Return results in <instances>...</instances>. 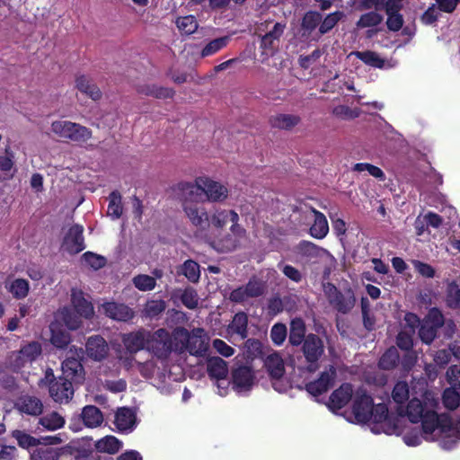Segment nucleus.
Instances as JSON below:
<instances>
[{
    "label": "nucleus",
    "mask_w": 460,
    "mask_h": 460,
    "mask_svg": "<svg viewBox=\"0 0 460 460\" xmlns=\"http://www.w3.org/2000/svg\"><path fill=\"white\" fill-rule=\"evenodd\" d=\"M185 197L199 198L205 194L210 202H222L228 197V189L222 183L208 177H198L195 183L181 181L175 185Z\"/></svg>",
    "instance_id": "nucleus-1"
},
{
    "label": "nucleus",
    "mask_w": 460,
    "mask_h": 460,
    "mask_svg": "<svg viewBox=\"0 0 460 460\" xmlns=\"http://www.w3.org/2000/svg\"><path fill=\"white\" fill-rule=\"evenodd\" d=\"M173 191L178 199L182 201V209L192 226L200 230H205L209 226V217L206 208L198 202V198L185 197L183 193L175 190Z\"/></svg>",
    "instance_id": "nucleus-2"
},
{
    "label": "nucleus",
    "mask_w": 460,
    "mask_h": 460,
    "mask_svg": "<svg viewBox=\"0 0 460 460\" xmlns=\"http://www.w3.org/2000/svg\"><path fill=\"white\" fill-rule=\"evenodd\" d=\"M300 346L307 363L306 370L310 373L315 372L319 368V360L324 353L323 340L317 334L309 333Z\"/></svg>",
    "instance_id": "nucleus-3"
},
{
    "label": "nucleus",
    "mask_w": 460,
    "mask_h": 460,
    "mask_svg": "<svg viewBox=\"0 0 460 460\" xmlns=\"http://www.w3.org/2000/svg\"><path fill=\"white\" fill-rule=\"evenodd\" d=\"M444 323L445 319L441 311L437 307L431 308L420 324L418 335L420 341L425 344H431Z\"/></svg>",
    "instance_id": "nucleus-4"
},
{
    "label": "nucleus",
    "mask_w": 460,
    "mask_h": 460,
    "mask_svg": "<svg viewBox=\"0 0 460 460\" xmlns=\"http://www.w3.org/2000/svg\"><path fill=\"white\" fill-rule=\"evenodd\" d=\"M325 292L329 303L343 314L349 313L356 304L354 291L349 287L341 291L335 285L328 283Z\"/></svg>",
    "instance_id": "nucleus-5"
},
{
    "label": "nucleus",
    "mask_w": 460,
    "mask_h": 460,
    "mask_svg": "<svg viewBox=\"0 0 460 460\" xmlns=\"http://www.w3.org/2000/svg\"><path fill=\"white\" fill-rule=\"evenodd\" d=\"M267 288L266 282L261 279L252 276L245 285L233 289L229 294V300L234 303L242 304L249 298L261 296Z\"/></svg>",
    "instance_id": "nucleus-6"
},
{
    "label": "nucleus",
    "mask_w": 460,
    "mask_h": 460,
    "mask_svg": "<svg viewBox=\"0 0 460 460\" xmlns=\"http://www.w3.org/2000/svg\"><path fill=\"white\" fill-rule=\"evenodd\" d=\"M84 349H75L71 356L62 362V376L60 377L70 381L72 384H81L84 380V368L82 364Z\"/></svg>",
    "instance_id": "nucleus-7"
},
{
    "label": "nucleus",
    "mask_w": 460,
    "mask_h": 460,
    "mask_svg": "<svg viewBox=\"0 0 460 460\" xmlns=\"http://www.w3.org/2000/svg\"><path fill=\"white\" fill-rule=\"evenodd\" d=\"M373 398L364 387L355 391L352 401V413L358 423L366 424L371 420Z\"/></svg>",
    "instance_id": "nucleus-8"
},
{
    "label": "nucleus",
    "mask_w": 460,
    "mask_h": 460,
    "mask_svg": "<svg viewBox=\"0 0 460 460\" xmlns=\"http://www.w3.org/2000/svg\"><path fill=\"white\" fill-rule=\"evenodd\" d=\"M430 405L432 408L428 409L420 420L425 439H428L427 437L431 436L438 428H440L442 432L450 431L452 428V420L447 417L440 419L435 411L437 402L432 400Z\"/></svg>",
    "instance_id": "nucleus-9"
},
{
    "label": "nucleus",
    "mask_w": 460,
    "mask_h": 460,
    "mask_svg": "<svg viewBox=\"0 0 460 460\" xmlns=\"http://www.w3.org/2000/svg\"><path fill=\"white\" fill-rule=\"evenodd\" d=\"M172 339L170 332L164 329L160 328L154 332V335L148 339V349L161 359L167 358L173 351Z\"/></svg>",
    "instance_id": "nucleus-10"
},
{
    "label": "nucleus",
    "mask_w": 460,
    "mask_h": 460,
    "mask_svg": "<svg viewBox=\"0 0 460 460\" xmlns=\"http://www.w3.org/2000/svg\"><path fill=\"white\" fill-rule=\"evenodd\" d=\"M62 246L69 254H77L85 249L84 227L75 224L69 227L64 236Z\"/></svg>",
    "instance_id": "nucleus-11"
},
{
    "label": "nucleus",
    "mask_w": 460,
    "mask_h": 460,
    "mask_svg": "<svg viewBox=\"0 0 460 460\" xmlns=\"http://www.w3.org/2000/svg\"><path fill=\"white\" fill-rule=\"evenodd\" d=\"M353 386L350 383H343L330 395L328 408L336 412L344 408L354 397Z\"/></svg>",
    "instance_id": "nucleus-12"
},
{
    "label": "nucleus",
    "mask_w": 460,
    "mask_h": 460,
    "mask_svg": "<svg viewBox=\"0 0 460 460\" xmlns=\"http://www.w3.org/2000/svg\"><path fill=\"white\" fill-rule=\"evenodd\" d=\"M336 376V369L330 366L329 370L323 371L320 376L305 385V390L314 396H318L328 391Z\"/></svg>",
    "instance_id": "nucleus-13"
},
{
    "label": "nucleus",
    "mask_w": 460,
    "mask_h": 460,
    "mask_svg": "<svg viewBox=\"0 0 460 460\" xmlns=\"http://www.w3.org/2000/svg\"><path fill=\"white\" fill-rule=\"evenodd\" d=\"M49 392L56 402L67 403L74 396L73 384L59 376L49 385Z\"/></svg>",
    "instance_id": "nucleus-14"
},
{
    "label": "nucleus",
    "mask_w": 460,
    "mask_h": 460,
    "mask_svg": "<svg viewBox=\"0 0 460 460\" xmlns=\"http://www.w3.org/2000/svg\"><path fill=\"white\" fill-rule=\"evenodd\" d=\"M426 411H428L427 402H423L418 398L410 400L406 407L404 405L396 406L397 415L400 417L407 416L411 423L420 422Z\"/></svg>",
    "instance_id": "nucleus-15"
},
{
    "label": "nucleus",
    "mask_w": 460,
    "mask_h": 460,
    "mask_svg": "<svg viewBox=\"0 0 460 460\" xmlns=\"http://www.w3.org/2000/svg\"><path fill=\"white\" fill-rule=\"evenodd\" d=\"M103 314L115 321L128 322L133 319L134 311L125 304L117 302H105L102 305Z\"/></svg>",
    "instance_id": "nucleus-16"
},
{
    "label": "nucleus",
    "mask_w": 460,
    "mask_h": 460,
    "mask_svg": "<svg viewBox=\"0 0 460 460\" xmlns=\"http://www.w3.org/2000/svg\"><path fill=\"white\" fill-rule=\"evenodd\" d=\"M85 350L88 357L95 361L104 359L109 352L106 341L101 335H93L87 339Z\"/></svg>",
    "instance_id": "nucleus-17"
},
{
    "label": "nucleus",
    "mask_w": 460,
    "mask_h": 460,
    "mask_svg": "<svg viewBox=\"0 0 460 460\" xmlns=\"http://www.w3.org/2000/svg\"><path fill=\"white\" fill-rule=\"evenodd\" d=\"M285 24L276 22L273 28L261 39V48L266 55L273 54L279 48V39L283 35Z\"/></svg>",
    "instance_id": "nucleus-18"
},
{
    "label": "nucleus",
    "mask_w": 460,
    "mask_h": 460,
    "mask_svg": "<svg viewBox=\"0 0 460 460\" xmlns=\"http://www.w3.org/2000/svg\"><path fill=\"white\" fill-rule=\"evenodd\" d=\"M203 333L204 330L201 328L194 329L190 332L187 351L190 355L202 357L208 350V339Z\"/></svg>",
    "instance_id": "nucleus-19"
},
{
    "label": "nucleus",
    "mask_w": 460,
    "mask_h": 460,
    "mask_svg": "<svg viewBox=\"0 0 460 460\" xmlns=\"http://www.w3.org/2000/svg\"><path fill=\"white\" fill-rule=\"evenodd\" d=\"M14 406L20 412L31 416H38L43 411L42 402L28 394L18 397Z\"/></svg>",
    "instance_id": "nucleus-20"
},
{
    "label": "nucleus",
    "mask_w": 460,
    "mask_h": 460,
    "mask_svg": "<svg viewBox=\"0 0 460 460\" xmlns=\"http://www.w3.org/2000/svg\"><path fill=\"white\" fill-rule=\"evenodd\" d=\"M307 339L306 325L303 318L295 317L290 320L288 343L292 347H299Z\"/></svg>",
    "instance_id": "nucleus-21"
},
{
    "label": "nucleus",
    "mask_w": 460,
    "mask_h": 460,
    "mask_svg": "<svg viewBox=\"0 0 460 460\" xmlns=\"http://www.w3.org/2000/svg\"><path fill=\"white\" fill-rule=\"evenodd\" d=\"M233 385L240 390L250 389L254 381V373L251 367L240 366L232 371Z\"/></svg>",
    "instance_id": "nucleus-22"
},
{
    "label": "nucleus",
    "mask_w": 460,
    "mask_h": 460,
    "mask_svg": "<svg viewBox=\"0 0 460 460\" xmlns=\"http://www.w3.org/2000/svg\"><path fill=\"white\" fill-rule=\"evenodd\" d=\"M122 342L130 354H135L143 349L148 342L146 332L143 330L132 332L123 335Z\"/></svg>",
    "instance_id": "nucleus-23"
},
{
    "label": "nucleus",
    "mask_w": 460,
    "mask_h": 460,
    "mask_svg": "<svg viewBox=\"0 0 460 460\" xmlns=\"http://www.w3.org/2000/svg\"><path fill=\"white\" fill-rule=\"evenodd\" d=\"M403 5H394L386 4L383 8L387 15L386 26L390 31H399L404 23L403 15L401 13Z\"/></svg>",
    "instance_id": "nucleus-24"
},
{
    "label": "nucleus",
    "mask_w": 460,
    "mask_h": 460,
    "mask_svg": "<svg viewBox=\"0 0 460 460\" xmlns=\"http://www.w3.org/2000/svg\"><path fill=\"white\" fill-rule=\"evenodd\" d=\"M311 212L314 214V220L309 229V234L315 239H323L329 233V224L323 213L317 210L314 207H310Z\"/></svg>",
    "instance_id": "nucleus-25"
},
{
    "label": "nucleus",
    "mask_w": 460,
    "mask_h": 460,
    "mask_svg": "<svg viewBox=\"0 0 460 460\" xmlns=\"http://www.w3.org/2000/svg\"><path fill=\"white\" fill-rule=\"evenodd\" d=\"M73 309L85 319H90L94 314L93 306L91 302L86 300L82 291L73 290L71 295Z\"/></svg>",
    "instance_id": "nucleus-26"
},
{
    "label": "nucleus",
    "mask_w": 460,
    "mask_h": 460,
    "mask_svg": "<svg viewBox=\"0 0 460 460\" xmlns=\"http://www.w3.org/2000/svg\"><path fill=\"white\" fill-rule=\"evenodd\" d=\"M75 87L78 91L91 98L93 101H99L102 96L100 88L84 75L76 76Z\"/></svg>",
    "instance_id": "nucleus-27"
},
{
    "label": "nucleus",
    "mask_w": 460,
    "mask_h": 460,
    "mask_svg": "<svg viewBox=\"0 0 460 460\" xmlns=\"http://www.w3.org/2000/svg\"><path fill=\"white\" fill-rule=\"evenodd\" d=\"M301 121V118L298 115L294 114H276L272 115L269 119V123L271 128L281 129V130H291Z\"/></svg>",
    "instance_id": "nucleus-28"
},
{
    "label": "nucleus",
    "mask_w": 460,
    "mask_h": 460,
    "mask_svg": "<svg viewBox=\"0 0 460 460\" xmlns=\"http://www.w3.org/2000/svg\"><path fill=\"white\" fill-rule=\"evenodd\" d=\"M264 366L271 379L279 380L285 374L283 358L277 352L267 356L264 361Z\"/></svg>",
    "instance_id": "nucleus-29"
},
{
    "label": "nucleus",
    "mask_w": 460,
    "mask_h": 460,
    "mask_svg": "<svg viewBox=\"0 0 460 460\" xmlns=\"http://www.w3.org/2000/svg\"><path fill=\"white\" fill-rule=\"evenodd\" d=\"M207 371L211 379L222 380L228 375V366L223 358L211 357L207 361Z\"/></svg>",
    "instance_id": "nucleus-30"
},
{
    "label": "nucleus",
    "mask_w": 460,
    "mask_h": 460,
    "mask_svg": "<svg viewBox=\"0 0 460 460\" xmlns=\"http://www.w3.org/2000/svg\"><path fill=\"white\" fill-rule=\"evenodd\" d=\"M296 251L297 254L309 261L320 258L323 254H330L326 249L306 240L299 242L296 247Z\"/></svg>",
    "instance_id": "nucleus-31"
},
{
    "label": "nucleus",
    "mask_w": 460,
    "mask_h": 460,
    "mask_svg": "<svg viewBox=\"0 0 460 460\" xmlns=\"http://www.w3.org/2000/svg\"><path fill=\"white\" fill-rule=\"evenodd\" d=\"M136 422V413L128 407L119 408L115 414V424L119 430L131 429Z\"/></svg>",
    "instance_id": "nucleus-32"
},
{
    "label": "nucleus",
    "mask_w": 460,
    "mask_h": 460,
    "mask_svg": "<svg viewBox=\"0 0 460 460\" xmlns=\"http://www.w3.org/2000/svg\"><path fill=\"white\" fill-rule=\"evenodd\" d=\"M213 247L220 252H229L234 251L239 245V239L226 233L221 236L216 237L212 242Z\"/></svg>",
    "instance_id": "nucleus-33"
},
{
    "label": "nucleus",
    "mask_w": 460,
    "mask_h": 460,
    "mask_svg": "<svg viewBox=\"0 0 460 460\" xmlns=\"http://www.w3.org/2000/svg\"><path fill=\"white\" fill-rule=\"evenodd\" d=\"M82 420L85 426L93 428L102 424L103 415L98 407L94 405H86L82 411Z\"/></svg>",
    "instance_id": "nucleus-34"
},
{
    "label": "nucleus",
    "mask_w": 460,
    "mask_h": 460,
    "mask_svg": "<svg viewBox=\"0 0 460 460\" xmlns=\"http://www.w3.org/2000/svg\"><path fill=\"white\" fill-rule=\"evenodd\" d=\"M400 355L394 346L388 348L378 360V367L382 370H393L399 363Z\"/></svg>",
    "instance_id": "nucleus-35"
},
{
    "label": "nucleus",
    "mask_w": 460,
    "mask_h": 460,
    "mask_svg": "<svg viewBox=\"0 0 460 460\" xmlns=\"http://www.w3.org/2000/svg\"><path fill=\"white\" fill-rule=\"evenodd\" d=\"M122 447V442L114 436H106L95 443V448L98 452L116 454Z\"/></svg>",
    "instance_id": "nucleus-36"
},
{
    "label": "nucleus",
    "mask_w": 460,
    "mask_h": 460,
    "mask_svg": "<svg viewBox=\"0 0 460 460\" xmlns=\"http://www.w3.org/2000/svg\"><path fill=\"white\" fill-rule=\"evenodd\" d=\"M237 218V213L233 209H218L212 215L210 222L217 229H223L231 219Z\"/></svg>",
    "instance_id": "nucleus-37"
},
{
    "label": "nucleus",
    "mask_w": 460,
    "mask_h": 460,
    "mask_svg": "<svg viewBox=\"0 0 460 460\" xmlns=\"http://www.w3.org/2000/svg\"><path fill=\"white\" fill-rule=\"evenodd\" d=\"M172 339L173 351L182 352L187 350L190 332L184 327L176 328L171 334Z\"/></svg>",
    "instance_id": "nucleus-38"
},
{
    "label": "nucleus",
    "mask_w": 460,
    "mask_h": 460,
    "mask_svg": "<svg viewBox=\"0 0 460 460\" xmlns=\"http://www.w3.org/2000/svg\"><path fill=\"white\" fill-rule=\"evenodd\" d=\"M391 396L397 406H403L410 397L408 383L406 381H397L392 390Z\"/></svg>",
    "instance_id": "nucleus-39"
},
{
    "label": "nucleus",
    "mask_w": 460,
    "mask_h": 460,
    "mask_svg": "<svg viewBox=\"0 0 460 460\" xmlns=\"http://www.w3.org/2000/svg\"><path fill=\"white\" fill-rule=\"evenodd\" d=\"M121 194L118 190H113L109 195L108 215L112 219H119L123 213Z\"/></svg>",
    "instance_id": "nucleus-40"
},
{
    "label": "nucleus",
    "mask_w": 460,
    "mask_h": 460,
    "mask_svg": "<svg viewBox=\"0 0 460 460\" xmlns=\"http://www.w3.org/2000/svg\"><path fill=\"white\" fill-rule=\"evenodd\" d=\"M39 424L47 430H56L65 425V420L57 411H52L40 418Z\"/></svg>",
    "instance_id": "nucleus-41"
},
{
    "label": "nucleus",
    "mask_w": 460,
    "mask_h": 460,
    "mask_svg": "<svg viewBox=\"0 0 460 460\" xmlns=\"http://www.w3.org/2000/svg\"><path fill=\"white\" fill-rule=\"evenodd\" d=\"M179 273L183 274L189 281L197 283L200 278L199 265L193 260H187L181 266Z\"/></svg>",
    "instance_id": "nucleus-42"
},
{
    "label": "nucleus",
    "mask_w": 460,
    "mask_h": 460,
    "mask_svg": "<svg viewBox=\"0 0 460 460\" xmlns=\"http://www.w3.org/2000/svg\"><path fill=\"white\" fill-rule=\"evenodd\" d=\"M8 290L15 299H23L29 294L30 283L25 279H15L10 284Z\"/></svg>",
    "instance_id": "nucleus-43"
},
{
    "label": "nucleus",
    "mask_w": 460,
    "mask_h": 460,
    "mask_svg": "<svg viewBox=\"0 0 460 460\" xmlns=\"http://www.w3.org/2000/svg\"><path fill=\"white\" fill-rule=\"evenodd\" d=\"M248 316L244 312H238L234 314L232 323L231 329L233 332L242 338H246L248 334Z\"/></svg>",
    "instance_id": "nucleus-44"
},
{
    "label": "nucleus",
    "mask_w": 460,
    "mask_h": 460,
    "mask_svg": "<svg viewBox=\"0 0 460 460\" xmlns=\"http://www.w3.org/2000/svg\"><path fill=\"white\" fill-rule=\"evenodd\" d=\"M12 437L17 440L19 447L29 449L40 445V439L36 438L23 430L15 429L12 432Z\"/></svg>",
    "instance_id": "nucleus-45"
},
{
    "label": "nucleus",
    "mask_w": 460,
    "mask_h": 460,
    "mask_svg": "<svg viewBox=\"0 0 460 460\" xmlns=\"http://www.w3.org/2000/svg\"><path fill=\"white\" fill-rule=\"evenodd\" d=\"M355 54L358 59L367 66L376 68H383L385 66V60L374 51H357Z\"/></svg>",
    "instance_id": "nucleus-46"
},
{
    "label": "nucleus",
    "mask_w": 460,
    "mask_h": 460,
    "mask_svg": "<svg viewBox=\"0 0 460 460\" xmlns=\"http://www.w3.org/2000/svg\"><path fill=\"white\" fill-rule=\"evenodd\" d=\"M176 26L181 34L190 35L198 29V22L193 15L179 17L176 20Z\"/></svg>",
    "instance_id": "nucleus-47"
},
{
    "label": "nucleus",
    "mask_w": 460,
    "mask_h": 460,
    "mask_svg": "<svg viewBox=\"0 0 460 460\" xmlns=\"http://www.w3.org/2000/svg\"><path fill=\"white\" fill-rule=\"evenodd\" d=\"M41 352V344L36 341H31L20 348V354H22L30 363L35 361Z\"/></svg>",
    "instance_id": "nucleus-48"
},
{
    "label": "nucleus",
    "mask_w": 460,
    "mask_h": 460,
    "mask_svg": "<svg viewBox=\"0 0 460 460\" xmlns=\"http://www.w3.org/2000/svg\"><path fill=\"white\" fill-rule=\"evenodd\" d=\"M322 14L316 11H309L305 13L302 20V29L308 33L314 31L317 26H320L322 22Z\"/></svg>",
    "instance_id": "nucleus-49"
},
{
    "label": "nucleus",
    "mask_w": 460,
    "mask_h": 460,
    "mask_svg": "<svg viewBox=\"0 0 460 460\" xmlns=\"http://www.w3.org/2000/svg\"><path fill=\"white\" fill-rule=\"evenodd\" d=\"M62 320L69 330H77L82 324V317L74 309L64 308L61 312Z\"/></svg>",
    "instance_id": "nucleus-50"
},
{
    "label": "nucleus",
    "mask_w": 460,
    "mask_h": 460,
    "mask_svg": "<svg viewBox=\"0 0 460 460\" xmlns=\"http://www.w3.org/2000/svg\"><path fill=\"white\" fill-rule=\"evenodd\" d=\"M50 342L58 349H66L71 342V337L65 330L51 329Z\"/></svg>",
    "instance_id": "nucleus-51"
},
{
    "label": "nucleus",
    "mask_w": 460,
    "mask_h": 460,
    "mask_svg": "<svg viewBox=\"0 0 460 460\" xmlns=\"http://www.w3.org/2000/svg\"><path fill=\"white\" fill-rule=\"evenodd\" d=\"M456 388V387L454 386L446 388L442 394L443 404L450 411H454L458 408L460 403V395Z\"/></svg>",
    "instance_id": "nucleus-52"
},
{
    "label": "nucleus",
    "mask_w": 460,
    "mask_h": 460,
    "mask_svg": "<svg viewBox=\"0 0 460 460\" xmlns=\"http://www.w3.org/2000/svg\"><path fill=\"white\" fill-rule=\"evenodd\" d=\"M272 343L275 346H281L288 337V329L285 323H276L272 325L270 333Z\"/></svg>",
    "instance_id": "nucleus-53"
},
{
    "label": "nucleus",
    "mask_w": 460,
    "mask_h": 460,
    "mask_svg": "<svg viewBox=\"0 0 460 460\" xmlns=\"http://www.w3.org/2000/svg\"><path fill=\"white\" fill-rule=\"evenodd\" d=\"M73 123L68 120H56L52 122L51 129L59 137L70 140L74 128Z\"/></svg>",
    "instance_id": "nucleus-54"
},
{
    "label": "nucleus",
    "mask_w": 460,
    "mask_h": 460,
    "mask_svg": "<svg viewBox=\"0 0 460 460\" xmlns=\"http://www.w3.org/2000/svg\"><path fill=\"white\" fill-rule=\"evenodd\" d=\"M343 17V13L336 11L329 13L320 23L319 32L321 35L328 33Z\"/></svg>",
    "instance_id": "nucleus-55"
},
{
    "label": "nucleus",
    "mask_w": 460,
    "mask_h": 460,
    "mask_svg": "<svg viewBox=\"0 0 460 460\" xmlns=\"http://www.w3.org/2000/svg\"><path fill=\"white\" fill-rule=\"evenodd\" d=\"M384 20L382 14L376 11H371L363 13L357 22V25L361 28L374 27L379 25Z\"/></svg>",
    "instance_id": "nucleus-56"
},
{
    "label": "nucleus",
    "mask_w": 460,
    "mask_h": 460,
    "mask_svg": "<svg viewBox=\"0 0 460 460\" xmlns=\"http://www.w3.org/2000/svg\"><path fill=\"white\" fill-rule=\"evenodd\" d=\"M82 261H84L87 266L93 269L94 270L103 268L107 263V260L104 256L99 255L93 252H84L82 255Z\"/></svg>",
    "instance_id": "nucleus-57"
},
{
    "label": "nucleus",
    "mask_w": 460,
    "mask_h": 460,
    "mask_svg": "<svg viewBox=\"0 0 460 460\" xmlns=\"http://www.w3.org/2000/svg\"><path fill=\"white\" fill-rule=\"evenodd\" d=\"M73 129L70 141L76 143H84L92 137L93 132L87 127L78 123H73Z\"/></svg>",
    "instance_id": "nucleus-58"
},
{
    "label": "nucleus",
    "mask_w": 460,
    "mask_h": 460,
    "mask_svg": "<svg viewBox=\"0 0 460 460\" xmlns=\"http://www.w3.org/2000/svg\"><path fill=\"white\" fill-rule=\"evenodd\" d=\"M371 420L375 423H383L389 420V411L385 403L375 404L371 407Z\"/></svg>",
    "instance_id": "nucleus-59"
},
{
    "label": "nucleus",
    "mask_w": 460,
    "mask_h": 460,
    "mask_svg": "<svg viewBox=\"0 0 460 460\" xmlns=\"http://www.w3.org/2000/svg\"><path fill=\"white\" fill-rule=\"evenodd\" d=\"M228 42V37H221L209 41L201 50L202 57H208L216 54L225 48Z\"/></svg>",
    "instance_id": "nucleus-60"
},
{
    "label": "nucleus",
    "mask_w": 460,
    "mask_h": 460,
    "mask_svg": "<svg viewBox=\"0 0 460 460\" xmlns=\"http://www.w3.org/2000/svg\"><path fill=\"white\" fill-rule=\"evenodd\" d=\"M166 308V303L164 300H150L145 305L144 311L147 317L155 318L161 314Z\"/></svg>",
    "instance_id": "nucleus-61"
},
{
    "label": "nucleus",
    "mask_w": 460,
    "mask_h": 460,
    "mask_svg": "<svg viewBox=\"0 0 460 460\" xmlns=\"http://www.w3.org/2000/svg\"><path fill=\"white\" fill-rule=\"evenodd\" d=\"M58 458L57 450L48 447H38L31 454V460H58Z\"/></svg>",
    "instance_id": "nucleus-62"
},
{
    "label": "nucleus",
    "mask_w": 460,
    "mask_h": 460,
    "mask_svg": "<svg viewBox=\"0 0 460 460\" xmlns=\"http://www.w3.org/2000/svg\"><path fill=\"white\" fill-rule=\"evenodd\" d=\"M182 305L188 309H195L199 305V296L197 291L192 288H187L181 296Z\"/></svg>",
    "instance_id": "nucleus-63"
},
{
    "label": "nucleus",
    "mask_w": 460,
    "mask_h": 460,
    "mask_svg": "<svg viewBox=\"0 0 460 460\" xmlns=\"http://www.w3.org/2000/svg\"><path fill=\"white\" fill-rule=\"evenodd\" d=\"M133 283L138 290L149 291L155 288L156 281L155 278L149 275L140 274L134 277Z\"/></svg>",
    "instance_id": "nucleus-64"
}]
</instances>
